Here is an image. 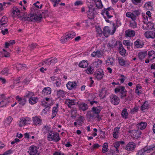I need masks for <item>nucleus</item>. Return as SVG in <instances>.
<instances>
[{
  "label": "nucleus",
  "mask_w": 155,
  "mask_h": 155,
  "mask_svg": "<svg viewBox=\"0 0 155 155\" xmlns=\"http://www.w3.org/2000/svg\"><path fill=\"white\" fill-rule=\"evenodd\" d=\"M50 128L47 126H45L43 130L46 131V133H48L49 134L48 136V140L49 141H54L55 142H57L60 140L58 133L55 132L50 131L49 132V130Z\"/></svg>",
  "instance_id": "nucleus-1"
},
{
  "label": "nucleus",
  "mask_w": 155,
  "mask_h": 155,
  "mask_svg": "<svg viewBox=\"0 0 155 155\" xmlns=\"http://www.w3.org/2000/svg\"><path fill=\"white\" fill-rule=\"evenodd\" d=\"M113 28L112 32H110V30L109 27L105 26L104 28L103 34L104 36L106 38L108 37L110 35H113L115 31L116 28L114 24H113Z\"/></svg>",
  "instance_id": "nucleus-2"
},
{
  "label": "nucleus",
  "mask_w": 155,
  "mask_h": 155,
  "mask_svg": "<svg viewBox=\"0 0 155 155\" xmlns=\"http://www.w3.org/2000/svg\"><path fill=\"white\" fill-rule=\"evenodd\" d=\"M140 14L139 11L135 10L132 13L127 12L126 13V16L127 17L130 18L133 21H135L136 19L137 16L139 15Z\"/></svg>",
  "instance_id": "nucleus-3"
},
{
  "label": "nucleus",
  "mask_w": 155,
  "mask_h": 155,
  "mask_svg": "<svg viewBox=\"0 0 155 155\" xmlns=\"http://www.w3.org/2000/svg\"><path fill=\"white\" fill-rule=\"evenodd\" d=\"M110 102L114 105H117L120 102L119 97L114 94H111L110 96Z\"/></svg>",
  "instance_id": "nucleus-4"
},
{
  "label": "nucleus",
  "mask_w": 155,
  "mask_h": 155,
  "mask_svg": "<svg viewBox=\"0 0 155 155\" xmlns=\"http://www.w3.org/2000/svg\"><path fill=\"white\" fill-rule=\"evenodd\" d=\"M95 10V8L93 7H89V10L87 12V15L90 19H92L94 17L95 15L97 13Z\"/></svg>",
  "instance_id": "nucleus-5"
},
{
  "label": "nucleus",
  "mask_w": 155,
  "mask_h": 155,
  "mask_svg": "<svg viewBox=\"0 0 155 155\" xmlns=\"http://www.w3.org/2000/svg\"><path fill=\"white\" fill-rule=\"evenodd\" d=\"M144 35L147 38L154 39L155 38V31H147L144 34Z\"/></svg>",
  "instance_id": "nucleus-6"
},
{
  "label": "nucleus",
  "mask_w": 155,
  "mask_h": 155,
  "mask_svg": "<svg viewBox=\"0 0 155 155\" xmlns=\"http://www.w3.org/2000/svg\"><path fill=\"white\" fill-rule=\"evenodd\" d=\"M78 83L76 81H69L66 84V86L68 89L71 90L75 88L77 86Z\"/></svg>",
  "instance_id": "nucleus-7"
},
{
  "label": "nucleus",
  "mask_w": 155,
  "mask_h": 155,
  "mask_svg": "<svg viewBox=\"0 0 155 155\" xmlns=\"http://www.w3.org/2000/svg\"><path fill=\"white\" fill-rule=\"evenodd\" d=\"M104 73L103 70L101 69H99L97 71L94 73L95 77L98 79L101 80L103 77Z\"/></svg>",
  "instance_id": "nucleus-8"
},
{
  "label": "nucleus",
  "mask_w": 155,
  "mask_h": 155,
  "mask_svg": "<svg viewBox=\"0 0 155 155\" xmlns=\"http://www.w3.org/2000/svg\"><path fill=\"white\" fill-rule=\"evenodd\" d=\"M136 147L135 143L132 142L129 143L126 145L125 149L128 151H133Z\"/></svg>",
  "instance_id": "nucleus-9"
},
{
  "label": "nucleus",
  "mask_w": 155,
  "mask_h": 155,
  "mask_svg": "<svg viewBox=\"0 0 155 155\" xmlns=\"http://www.w3.org/2000/svg\"><path fill=\"white\" fill-rule=\"evenodd\" d=\"M37 149L35 146H31L29 147L28 152L30 155H35L37 152Z\"/></svg>",
  "instance_id": "nucleus-10"
},
{
  "label": "nucleus",
  "mask_w": 155,
  "mask_h": 155,
  "mask_svg": "<svg viewBox=\"0 0 155 155\" xmlns=\"http://www.w3.org/2000/svg\"><path fill=\"white\" fill-rule=\"evenodd\" d=\"M38 15L36 14H30L28 15V21H39V20L38 19Z\"/></svg>",
  "instance_id": "nucleus-11"
},
{
  "label": "nucleus",
  "mask_w": 155,
  "mask_h": 155,
  "mask_svg": "<svg viewBox=\"0 0 155 155\" xmlns=\"http://www.w3.org/2000/svg\"><path fill=\"white\" fill-rule=\"evenodd\" d=\"M103 53L102 51L97 50L95 51H94L91 54V56L92 57L101 58L103 55Z\"/></svg>",
  "instance_id": "nucleus-12"
},
{
  "label": "nucleus",
  "mask_w": 155,
  "mask_h": 155,
  "mask_svg": "<svg viewBox=\"0 0 155 155\" xmlns=\"http://www.w3.org/2000/svg\"><path fill=\"white\" fill-rule=\"evenodd\" d=\"M8 101V100L5 98L4 95H0V107H2L5 105Z\"/></svg>",
  "instance_id": "nucleus-13"
},
{
  "label": "nucleus",
  "mask_w": 155,
  "mask_h": 155,
  "mask_svg": "<svg viewBox=\"0 0 155 155\" xmlns=\"http://www.w3.org/2000/svg\"><path fill=\"white\" fill-rule=\"evenodd\" d=\"M8 22V18L5 16H3L0 21V28L2 26L6 27V25Z\"/></svg>",
  "instance_id": "nucleus-14"
},
{
  "label": "nucleus",
  "mask_w": 155,
  "mask_h": 155,
  "mask_svg": "<svg viewBox=\"0 0 155 155\" xmlns=\"http://www.w3.org/2000/svg\"><path fill=\"white\" fill-rule=\"evenodd\" d=\"M76 103V101L75 100H70L69 99H67L65 101V104L69 107L72 105H75Z\"/></svg>",
  "instance_id": "nucleus-15"
},
{
  "label": "nucleus",
  "mask_w": 155,
  "mask_h": 155,
  "mask_svg": "<svg viewBox=\"0 0 155 155\" xmlns=\"http://www.w3.org/2000/svg\"><path fill=\"white\" fill-rule=\"evenodd\" d=\"M113 11V8L110 7L107 8V9H105L104 13H105L108 18H110L113 17V16L111 15L112 11Z\"/></svg>",
  "instance_id": "nucleus-16"
},
{
  "label": "nucleus",
  "mask_w": 155,
  "mask_h": 155,
  "mask_svg": "<svg viewBox=\"0 0 155 155\" xmlns=\"http://www.w3.org/2000/svg\"><path fill=\"white\" fill-rule=\"evenodd\" d=\"M75 36L76 33L75 32H73L66 35L64 36L66 40L67 41H68L74 38Z\"/></svg>",
  "instance_id": "nucleus-17"
},
{
  "label": "nucleus",
  "mask_w": 155,
  "mask_h": 155,
  "mask_svg": "<svg viewBox=\"0 0 155 155\" xmlns=\"http://www.w3.org/2000/svg\"><path fill=\"white\" fill-rule=\"evenodd\" d=\"M115 61L114 58L111 57H109L106 61V64L107 66H113L114 64Z\"/></svg>",
  "instance_id": "nucleus-18"
},
{
  "label": "nucleus",
  "mask_w": 155,
  "mask_h": 155,
  "mask_svg": "<svg viewBox=\"0 0 155 155\" xmlns=\"http://www.w3.org/2000/svg\"><path fill=\"white\" fill-rule=\"evenodd\" d=\"M131 134L134 138H137L140 136L141 135V132L140 131L138 130H132Z\"/></svg>",
  "instance_id": "nucleus-19"
},
{
  "label": "nucleus",
  "mask_w": 155,
  "mask_h": 155,
  "mask_svg": "<svg viewBox=\"0 0 155 155\" xmlns=\"http://www.w3.org/2000/svg\"><path fill=\"white\" fill-rule=\"evenodd\" d=\"M79 108L83 111L86 110L88 108V106L86 104L82 102L78 104Z\"/></svg>",
  "instance_id": "nucleus-20"
},
{
  "label": "nucleus",
  "mask_w": 155,
  "mask_h": 155,
  "mask_svg": "<svg viewBox=\"0 0 155 155\" xmlns=\"http://www.w3.org/2000/svg\"><path fill=\"white\" fill-rule=\"evenodd\" d=\"M16 99L18 100V101L19 102V104L22 106L24 105L26 102V98L24 97V98H22L20 97L19 96H17L16 97Z\"/></svg>",
  "instance_id": "nucleus-21"
},
{
  "label": "nucleus",
  "mask_w": 155,
  "mask_h": 155,
  "mask_svg": "<svg viewBox=\"0 0 155 155\" xmlns=\"http://www.w3.org/2000/svg\"><path fill=\"white\" fill-rule=\"evenodd\" d=\"M115 93L120 92L121 94H125L127 92V91L124 87L120 86L115 88Z\"/></svg>",
  "instance_id": "nucleus-22"
},
{
  "label": "nucleus",
  "mask_w": 155,
  "mask_h": 155,
  "mask_svg": "<svg viewBox=\"0 0 155 155\" xmlns=\"http://www.w3.org/2000/svg\"><path fill=\"white\" fill-rule=\"evenodd\" d=\"M147 126V123L146 122H141L136 125V127L138 129L143 130Z\"/></svg>",
  "instance_id": "nucleus-23"
},
{
  "label": "nucleus",
  "mask_w": 155,
  "mask_h": 155,
  "mask_svg": "<svg viewBox=\"0 0 155 155\" xmlns=\"http://www.w3.org/2000/svg\"><path fill=\"white\" fill-rule=\"evenodd\" d=\"M125 33L126 36L128 37H132L135 35V31L131 29H129L126 31Z\"/></svg>",
  "instance_id": "nucleus-24"
},
{
  "label": "nucleus",
  "mask_w": 155,
  "mask_h": 155,
  "mask_svg": "<svg viewBox=\"0 0 155 155\" xmlns=\"http://www.w3.org/2000/svg\"><path fill=\"white\" fill-rule=\"evenodd\" d=\"M147 56L151 61L154 59L155 58V51L153 50L149 51L147 54Z\"/></svg>",
  "instance_id": "nucleus-25"
},
{
  "label": "nucleus",
  "mask_w": 155,
  "mask_h": 155,
  "mask_svg": "<svg viewBox=\"0 0 155 155\" xmlns=\"http://www.w3.org/2000/svg\"><path fill=\"white\" fill-rule=\"evenodd\" d=\"M29 120L28 118L21 119L19 122V125L20 127L27 124Z\"/></svg>",
  "instance_id": "nucleus-26"
},
{
  "label": "nucleus",
  "mask_w": 155,
  "mask_h": 155,
  "mask_svg": "<svg viewBox=\"0 0 155 155\" xmlns=\"http://www.w3.org/2000/svg\"><path fill=\"white\" fill-rule=\"evenodd\" d=\"M134 45L137 48H142L144 45L143 42L140 40L138 39L134 42Z\"/></svg>",
  "instance_id": "nucleus-27"
},
{
  "label": "nucleus",
  "mask_w": 155,
  "mask_h": 155,
  "mask_svg": "<svg viewBox=\"0 0 155 155\" xmlns=\"http://www.w3.org/2000/svg\"><path fill=\"white\" fill-rule=\"evenodd\" d=\"M33 121L34 124L36 125H39L41 124V120L39 117L35 116L33 117Z\"/></svg>",
  "instance_id": "nucleus-28"
},
{
  "label": "nucleus",
  "mask_w": 155,
  "mask_h": 155,
  "mask_svg": "<svg viewBox=\"0 0 155 155\" xmlns=\"http://www.w3.org/2000/svg\"><path fill=\"white\" fill-rule=\"evenodd\" d=\"M96 115L92 110L91 111H88L86 114L87 117L90 119L95 118Z\"/></svg>",
  "instance_id": "nucleus-29"
},
{
  "label": "nucleus",
  "mask_w": 155,
  "mask_h": 155,
  "mask_svg": "<svg viewBox=\"0 0 155 155\" xmlns=\"http://www.w3.org/2000/svg\"><path fill=\"white\" fill-rule=\"evenodd\" d=\"M12 13L14 14L13 17H15L16 16H18L20 15V10L16 7L13 8L12 10Z\"/></svg>",
  "instance_id": "nucleus-30"
},
{
  "label": "nucleus",
  "mask_w": 155,
  "mask_h": 155,
  "mask_svg": "<svg viewBox=\"0 0 155 155\" xmlns=\"http://www.w3.org/2000/svg\"><path fill=\"white\" fill-rule=\"evenodd\" d=\"M47 15L48 11L47 10L44 11L43 12H42L40 14L38 15V19L40 21L41 18L45 17Z\"/></svg>",
  "instance_id": "nucleus-31"
},
{
  "label": "nucleus",
  "mask_w": 155,
  "mask_h": 155,
  "mask_svg": "<svg viewBox=\"0 0 155 155\" xmlns=\"http://www.w3.org/2000/svg\"><path fill=\"white\" fill-rule=\"evenodd\" d=\"M51 88L48 87H46L44 88L42 91V93L45 95L50 94L51 93Z\"/></svg>",
  "instance_id": "nucleus-32"
},
{
  "label": "nucleus",
  "mask_w": 155,
  "mask_h": 155,
  "mask_svg": "<svg viewBox=\"0 0 155 155\" xmlns=\"http://www.w3.org/2000/svg\"><path fill=\"white\" fill-rule=\"evenodd\" d=\"M147 54V51L140 52L138 53V56L140 59L142 60L144 58Z\"/></svg>",
  "instance_id": "nucleus-33"
},
{
  "label": "nucleus",
  "mask_w": 155,
  "mask_h": 155,
  "mask_svg": "<svg viewBox=\"0 0 155 155\" xmlns=\"http://www.w3.org/2000/svg\"><path fill=\"white\" fill-rule=\"evenodd\" d=\"M38 100V99L37 97H32L29 98V103L30 104L33 105L36 103Z\"/></svg>",
  "instance_id": "nucleus-34"
},
{
  "label": "nucleus",
  "mask_w": 155,
  "mask_h": 155,
  "mask_svg": "<svg viewBox=\"0 0 155 155\" xmlns=\"http://www.w3.org/2000/svg\"><path fill=\"white\" fill-rule=\"evenodd\" d=\"M97 7L99 9L102 8L103 5L101 0H94Z\"/></svg>",
  "instance_id": "nucleus-35"
},
{
  "label": "nucleus",
  "mask_w": 155,
  "mask_h": 155,
  "mask_svg": "<svg viewBox=\"0 0 155 155\" xmlns=\"http://www.w3.org/2000/svg\"><path fill=\"white\" fill-rule=\"evenodd\" d=\"M92 109V110L94 114L96 115H97L99 114L102 108L100 107H93Z\"/></svg>",
  "instance_id": "nucleus-36"
},
{
  "label": "nucleus",
  "mask_w": 155,
  "mask_h": 155,
  "mask_svg": "<svg viewBox=\"0 0 155 155\" xmlns=\"http://www.w3.org/2000/svg\"><path fill=\"white\" fill-rule=\"evenodd\" d=\"M88 65L87 62L83 60L81 61L79 64V66L82 68H85Z\"/></svg>",
  "instance_id": "nucleus-37"
},
{
  "label": "nucleus",
  "mask_w": 155,
  "mask_h": 155,
  "mask_svg": "<svg viewBox=\"0 0 155 155\" xmlns=\"http://www.w3.org/2000/svg\"><path fill=\"white\" fill-rule=\"evenodd\" d=\"M107 91L104 88H102L101 90L100 96L102 98H104L106 96Z\"/></svg>",
  "instance_id": "nucleus-38"
},
{
  "label": "nucleus",
  "mask_w": 155,
  "mask_h": 155,
  "mask_svg": "<svg viewBox=\"0 0 155 155\" xmlns=\"http://www.w3.org/2000/svg\"><path fill=\"white\" fill-rule=\"evenodd\" d=\"M128 114L127 111V109L126 108H124L121 113L122 117L123 118L126 119L128 117Z\"/></svg>",
  "instance_id": "nucleus-39"
},
{
  "label": "nucleus",
  "mask_w": 155,
  "mask_h": 155,
  "mask_svg": "<svg viewBox=\"0 0 155 155\" xmlns=\"http://www.w3.org/2000/svg\"><path fill=\"white\" fill-rule=\"evenodd\" d=\"M102 62V61L101 60H98L97 61H95L93 63V65L94 67L96 68H97L101 66Z\"/></svg>",
  "instance_id": "nucleus-40"
},
{
  "label": "nucleus",
  "mask_w": 155,
  "mask_h": 155,
  "mask_svg": "<svg viewBox=\"0 0 155 155\" xmlns=\"http://www.w3.org/2000/svg\"><path fill=\"white\" fill-rule=\"evenodd\" d=\"M48 60L49 62V65H50L51 63L55 64L58 61L57 59L55 57H52L51 58L48 59Z\"/></svg>",
  "instance_id": "nucleus-41"
},
{
  "label": "nucleus",
  "mask_w": 155,
  "mask_h": 155,
  "mask_svg": "<svg viewBox=\"0 0 155 155\" xmlns=\"http://www.w3.org/2000/svg\"><path fill=\"white\" fill-rule=\"evenodd\" d=\"M65 94V92L62 90L57 91V95L58 97H63Z\"/></svg>",
  "instance_id": "nucleus-42"
},
{
  "label": "nucleus",
  "mask_w": 155,
  "mask_h": 155,
  "mask_svg": "<svg viewBox=\"0 0 155 155\" xmlns=\"http://www.w3.org/2000/svg\"><path fill=\"white\" fill-rule=\"evenodd\" d=\"M108 148V144L107 143H104L103 146V148L102 149V152L103 153H105L107 152Z\"/></svg>",
  "instance_id": "nucleus-43"
},
{
  "label": "nucleus",
  "mask_w": 155,
  "mask_h": 155,
  "mask_svg": "<svg viewBox=\"0 0 155 155\" xmlns=\"http://www.w3.org/2000/svg\"><path fill=\"white\" fill-rule=\"evenodd\" d=\"M118 61L120 65L122 66H124L125 65L126 61L121 58H118Z\"/></svg>",
  "instance_id": "nucleus-44"
},
{
  "label": "nucleus",
  "mask_w": 155,
  "mask_h": 155,
  "mask_svg": "<svg viewBox=\"0 0 155 155\" xmlns=\"http://www.w3.org/2000/svg\"><path fill=\"white\" fill-rule=\"evenodd\" d=\"M27 68V66L25 64H18V66H17L16 68L18 70L19 68H20L19 69H26Z\"/></svg>",
  "instance_id": "nucleus-45"
},
{
  "label": "nucleus",
  "mask_w": 155,
  "mask_h": 155,
  "mask_svg": "<svg viewBox=\"0 0 155 155\" xmlns=\"http://www.w3.org/2000/svg\"><path fill=\"white\" fill-rule=\"evenodd\" d=\"M44 67H46L49 65L48 59H46L41 63L40 64Z\"/></svg>",
  "instance_id": "nucleus-46"
},
{
  "label": "nucleus",
  "mask_w": 155,
  "mask_h": 155,
  "mask_svg": "<svg viewBox=\"0 0 155 155\" xmlns=\"http://www.w3.org/2000/svg\"><path fill=\"white\" fill-rule=\"evenodd\" d=\"M109 44L110 47L113 48L117 45V41L113 39Z\"/></svg>",
  "instance_id": "nucleus-47"
},
{
  "label": "nucleus",
  "mask_w": 155,
  "mask_h": 155,
  "mask_svg": "<svg viewBox=\"0 0 155 155\" xmlns=\"http://www.w3.org/2000/svg\"><path fill=\"white\" fill-rule=\"evenodd\" d=\"M148 107V104L147 101H145L143 104L141 106V109L142 110H143Z\"/></svg>",
  "instance_id": "nucleus-48"
},
{
  "label": "nucleus",
  "mask_w": 155,
  "mask_h": 155,
  "mask_svg": "<svg viewBox=\"0 0 155 155\" xmlns=\"http://www.w3.org/2000/svg\"><path fill=\"white\" fill-rule=\"evenodd\" d=\"M34 94L32 92L28 91V93L26 94V95L24 96V97L26 98V97H28L29 98L32 97L34 95Z\"/></svg>",
  "instance_id": "nucleus-49"
},
{
  "label": "nucleus",
  "mask_w": 155,
  "mask_h": 155,
  "mask_svg": "<svg viewBox=\"0 0 155 155\" xmlns=\"http://www.w3.org/2000/svg\"><path fill=\"white\" fill-rule=\"evenodd\" d=\"M86 72L88 74H91L93 72V70L91 67H89L87 69L85 70Z\"/></svg>",
  "instance_id": "nucleus-50"
},
{
  "label": "nucleus",
  "mask_w": 155,
  "mask_h": 155,
  "mask_svg": "<svg viewBox=\"0 0 155 155\" xmlns=\"http://www.w3.org/2000/svg\"><path fill=\"white\" fill-rule=\"evenodd\" d=\"M84 120V117L82 116H80L77 120V121L78 123V125H80L81 124L83 123Z\"/></svg>",
  "instance_id": "nucleus-51"
},
{
  "label": "nucleus",
  "mask_w": 155,
  "mask_h": 155,
  "mask_svg": "<svg viewBox=\"0 0 155 155\" xmlns=\"http://www.w3.org/2000/svg\"><path fill=\"white\" fill-rule=\"evenodd\" d=\"M13 118L10 116H9L6 118L5 122L8 125H9L12 121Z\"/></svg>",
  "instance_id": "nucleus-52"
},
{
  "label": "nucleus",
  "mask_w": 155,
  "mask_h": 155,
  "mask_svg": "<svg viewBox=\"0 0 155 155\" xmlns=\"http://www.w3.org/2000/svg\"><path fill=\"white\" fill-rule=\"evenodd\" d=\"M9 69H4L2 71L1 73L2 74L7 75L8 74Z\"/></svg>",
  "instance_id": "nucleus-53"
},
{
  "label": "nucleus",
  "mask_w": 155,
  "mask_h": 155,
  "mask_svg": "<svg viewBox=\"0 0 155 155\" xmlns=\"http://www.w3.org/2000/svg\"><path fill=\"white\" fill-rule=\"evenodd\" d=\"M119 51L120 54L122 56L124 55L126 53V51L124 48H122L121 49L119 50Z\"/></svg>",
  "instance_id": "nucleus-54"
},
{
  "label": "nucleus",
  "mask_w": 155,
  "mask_h": 155,
  "mask_svg": "<svg viewBox=\"0 0 155 155\" xmlns=\"http://www.w3.org/2000/svg\"><path fill=\"white\" fill-rule=\"evenodd\" d=\"M131 1L134 5H137L141 3L142 0H131Z\"/></svg>",
  "instance_id": "nucleus-55"
},
{
  "label": "nucleus",
  "mask_w": 155,
  "mask_h": 155,
  "mask_svg": "<svg viewBox=\"0 0 155 155\" xmlns=\"http://www.w3.org/2000/svg\"><path fill=\"white\" fill-rule=\"evenodd\" d=\"M123 44L125 45L128 46H130L132 45V44L130 43V41L128 40L124 41L123 42Z\"/></svg>",
  "instance_id": "nucleus-56"
},
{
  "label": "nucleus",
  "mask_w": 155,
  "mask_h": 155,
  "mask_svg": "<svg viewBox=\"0 0 155 155\" xmlns=\"http://www.w3.org/2000/svg\"><path fill=\"white\" fill-rule=\"evenodd\" d=\"M146 151V150L144 149H141L139 150L137 154V155H143L144 154V152Z\"/></svg>",
  "instance_id": "nucleus-57"
},
{
  "label": "nucleus",
  "mask_w": 155,
  "mask_h": 155,
  "mask_svg": "<svg viewBox=\"0 0 155 155\" xmlns=\"http://www.w3.org/2000/svg\"><path fill=\"white\" fill-rule=\"evenodd\" d=\"M144 7L147 8H148L150 7H151V2H148L146 3L144 5Z\"/></svg>",
  "instance_id": "nucleus-58"
},
{
  "label": "nucleus",
  "mask_w": 155,
  "mask_h": 155,
  "mask_svg": "<svg viewBox=\"0 0 155 155\" xmlns=\"http://www.w3.org/2000/svg\"><path fill=\"white\" fill-rule=\"evenodd\" d=\"M133 22L130 23V25L131 27L135 28H136L137 26V23L135 21H133Z\"/></svg>",
  "instance_id": "nucleus-59"
},
{
  "label": "nucleus",
  "mask_w": 155,
  "mask_h": 155,
  "mask_svg": "<svg viewBox=\"0 0 155 155\" xmlns=\"http://www.w3.org/2000/svg\"><path fill=\"white\" fill-rule=\"evenodd\" d=\"M28 15L27 16L26 14H24L23 15L22 18H21L22 20L28 21Z\"/></svg>",
  "instance_id": "nucleus-60"
},
{
  "label": "nucleus",
  "mask_w": 155,
  "mask_h": 155,
  "mask_svg": "<svg viewBox=\"0 0 155 155\" xmlns=\"http://www.w3.org/2000/svg\"><path fill=\"white\" fill-rule=\"evenodd\" d=\"M64 36H63L62 37H61L60 39V41L61 43H64L67 42Z\"/></svg>",
  "instance_id": "nucleus-61"
},
{
  "label": "nucleus",
  "mask_w": 155,
  "mask_h": 155,
  "mask_svg": "<svg viewBox=\"0 0 155 155\" xmlns=\"http://www.w3.org/2000/svg\"><path fill=\"white\" fill-rule=\"evenodd\" d=\"M83 3L81 1H77L74 3V5L75 6H78L82 5Z\"/></svg>",
  "instance_id": "nucleus-62"
},
{
  "label": "nucleus",
  "mask_w": 155,
  "mask_h": 155,
  "mask_svg": "<svg viewBox=\"0 0 155 155\" xmlns=\"http://www.w3.org/2000/svg\"><path fill=\"white\" fill-rule=\"evenodd\" d=\"M155 150V147H154L153 146L152 147L150 148L149 149H147L146 150V151L147 153H150V152L153 150Z\"/></svg>",
  "instance_id": "nucleus-63"
},
{
  "label": "nucleus",
  "mask_w": 155,
  "mask_h": 155,
  "mask_svg": "<svg viewBox=\"0 0 155 155\" xmlns=\"http://www.w3.org/2000/svg\"><path fill=\"white\" fill-rule=\"evenodd\" d=\"M37 44H32L31 45H29V46L31 48V50H32L35 48L37 46Z\"/></svg>",
  "instance_id": "nucleus-64"
}]
</instances>
